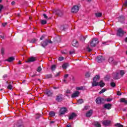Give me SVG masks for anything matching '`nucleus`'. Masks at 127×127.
<instances>
[{
	"mask_svg": "<svg viewBox=\"0 0 127 127\" xmlns=\"http://www.w3.org/2000/svg\"><path fill=\"white\" fill-rule=\"evenodd\" d=\"M48 43L52 44V41L48 39H46L45 41L41 43V46H42L43 47H46V46L48 45Z\"/></svg>",
	"mask_w": 127,
	"mask_h": 127,
	"instance_id": "obj_1",
	"label": "nucleus"
},
{
	"mask_svg": "<svg viewBox=\"0 0 127 127\" xmlns=\"http://www.w3.org/2000/svg\"><path fill=\"white\" fill-rule=\"evenodd\" d=\"M99 43V40L97 38H94L90 41V46L91 47H95Z\"/></svg>",
	"mask_w": 127,
	"mask_h": 127,
	"instance_id": "obj_2",
	"label": "nucleus"
},
{
	"mask_svg": "<svg viewBox=\"0 0 127 127\" xmlns=\"http://www.w3.org/2000/svg\"><path fill=\"white\" fill-rule=\"evenodd\" d=\"M95 102H96V104L100 105L101 104H104V103H105V102H106V99L99 97L96 98Z\"/></svg>",
	"mask_w": 127,
	"mask_h": 127,
	"instance_id": "obj_3",
	"label": "nucleus"
},
{
	"mask_svg": "<svg viewBox=\"0 0 127 127\" xmlns=\"http://www.w3.org/2000/svg\"><path fill=\"white\" fill-rule=\"evenodd\" d=\"M125 33H126V32H124V30H123V29L122 28H119L118 30H117V36H120L121 37L124 36V35H125Z\"/></svg>",
	"mask_w": 127,
	"mask_h": 127,
	"instance_id": "obj_4",
	"label": "nucleus"
},
{
	"mask_svg": "<svg viewBox=\"0 0 127 127\" xmlns=\"http://www.w3.org/2000/svg\"><path fill=\"white\" fill-rule=\"evenodd\" d=\"M16 127H25L24 126V124H23V122L21 120H19L16 122Z\"/></svg>",
	"mask_w": 127,
	"mask_h": 127,
	"instance_id": "obj_5",
	"label": "nucleus"
},
{
	"mask_svg": "<svg viewBox=\"0 0 127 127\" xmlns=\"http://www.w3.org/2000/svg\"><path fill=\"white\" fill-rule=\"evenodd\" d=\"M67 112V108L66 107H62L61 108L60 110L59 111V115L60 116H62V115H64Z\"/></svg>",
	"mask_w": 127,
	"mask_h": 127,
	"instance_id": "obj_6",
	"label": "nucleus"
},
{
	"mask_svg": "<svg viewBox=\"0 0 127 127\" xmlns=\"http://www.w3.org/2000/svg\"><path fill=\"white\" fill-rule=\"evenodd\" d=\"M102 125L106 127H109L112 125V121L111 120H104L102 122Z\"/></svg>",
	"mask_w": 127,
	"mask_h": 127,
	"instance_id": "obj_7",
	"label": "nucleus"
},
{
	"mask_svg": "<svg viewBox=\"0 0 127 127\" xmlns=\"http://www.w3.org/2000/svg\"><path fill=\"white\" fill-rule=\"evenodd\" d=\"M79 6L77 5H75L73 6V7L71 8V12L72 13H77V11H79Z\"/></svg>",
	"mask_w": 127,
	"mask_h": 127,
	"instance_id": "obj_8",
	"label": "nucleus"
},
{
	"mask_svg": "<svg viewBox=\"0 0 127 127\" xmlns=\"http://www.w3.org/2000/svg\"><path fill=\"white\" fill-rule=\"evenodd\" d=\"M55 13L56 15H58V16H59L60 17H62V16L64 13H63V11L61 10H56L55 11Z\"/></svg>",
	"mask_w": 127,
	"mask_h": 127,
	"instance_id": "obj_9",
	"label": "nucleus"
},
{
	"mask_svg": "<svg viewBox=\"0 0 127 127\" xmlns=\"http://www.w3.org/2000/svg\"><path fill=\"white\" fill-rule=\"evenodd\" d=\"M56 101L59 103L63 101V95L60 94L57 96Z\"/></svg>",
	"mask_w": 127,
	"mask_h": 127,
	"instance_id": "obj_10",
	"label": "nucleus"
},
{
	"mask_svg": "<svg viewBox=\"0 0 127 127\" xmlns=\"http://www.w3.org/2000/svg\"><path fill=\"white\" fill-rule=\"evenodd\" d=\"M34 61H36V57H30L26 61V63H30L31 62H34Z\"/></svg>",
	"mask_w": 127,
	"mask_h": 127,
	"instance_id": "obj_11",
	"label": "nucleus"
},
{
	"mask_svg": "<svg viewBox=\"0 0 127 127\" xmlns=\"http://www.w3.org/2000/svg\"><path fill=\"white\" fill-rule=\"evenodd\" d=\"M108 62H109V63H110L111 64H114V65H117V64H118V62L115 61L113 57L109 58L108 60Z\"/></svg>",
	"mask_w": 127,
	"mask_h": 127,
	"instance_id": "obj_12",
	"label": "nucleus"
},
{
	"mask_svg": "<svg viewBox=\"0 0 127 127\" xmlns=\"http://www.w3.org/2000/svg\"><path fill=\"white\" fill-rule=\"evenodd\" d=\"M113 79L114 80H119V79L121 78V77L120 76V74L119 73H114L113 74Z\"/></svg>",
	"mask_w": 127,
	"mask_h": 127,
	"instance_id": "obj_13",
	"label": "nucleus"
},
{
	"mask_svg": "<svg viewBox=\"0 0 127 127\" xmlns=\"http://www.w3.org/2000/svg\"><path fill=\"white\" fill-rule=\"evenodd\" d=\"M97 62H98V63H101L105 60V58L104 57H103V56H98L97 58Z\"/></svg>",
	"mask_w": 127,
	"mask_h": 127,
	"instance_id": "obj_14",
	"label": "nucleus"
},
{
	"mask_svg": "<svg viewBox=\"0 0 127 127\" xmlns=\"http://www.w3.org/2000/svg\"><path fill=\"white\" fill-rule=\"evenodd\" d=\"M80 95V92L76 91L71 95V98H76V97H79Z\"/></svg>",
	"mask_w": 127,
	"mask_h": 127,
	"instance_id": "obj_15",
	"label": "nucleus"
},
{
	"mask_svg": "<svg viewBox=\"0 0 127 127\" xmlns=\"http://www.w3.org/2000/svg\"><path fill=\"white\" fill-rule=\"evenodd\" d=\"M104 109H107V110H111L112 109V104H106L104 105Z\"/></svg>",
	"mask_w": 127,
	"mask_h": 127,
	"instance_id": "obj_16",
	"label": "nucleus"
},
{
	"mask_svg": "<svg viewBox=\"0 0 127 127\" xmlns=\"http://www.w3.org/2000/svg\"><path fill=\"white\" fill-rule=\"evenodd\" d=\"M77 117V114L75 113H72L68 117V120H73L74 118Z\"/></svg>",
	"mask_w": 127,
	"mask_h": 127,
	"instance_id": "obj_17",
	"label": "nucleus"
},
{
	"mask_svg": "<svg viewBox=\"0 0 127 127\" xmlns=\"http://www.w3.org/2000/svg\"><path fill=\"white\" fill-rule=\"evenodd\" d=\"M72 45L74 47H77L79 45L78 41H77V40H73L72 42Z\"/></svg>",
	"mask_w": 127,
	"mask_h": 127,
	"instance_id": "obj_18",
	"label": "nucleus"
},
{
	"mask_svg": "<svg viewBox=\"0 0 127 127\" xmlns=\"http://www.w3.org/2000/svg\"><path fill=\"white\" fill-rule=\"evenodd\" d=\"M92 115H93V110H90L87 112V113L86 114V116L87 118H90V117H91Z\"/></svg>",
	"mask_w": 127,
	"mask_h": 127,
	"instance_id": "obj_19",
	"label": "nucleus"
},
{
	"mask_svg": "<svg viewBox=\"0 0 127 127\" xmlns=\"http://www.w3.org/2000/svg\"><path fill=\"white\" fill-rule=\"evenodd\" d=\"M36 41H37V40L35 38L28 40L29 43H35Z\"/></svg>",
	"mask_w": 127,
	"mask_h": 127,
	"instance_id": "obj_20",
	"label": "nucleus"
},
{
	"mask_svg": "<svg viewBox=\"0 0 127 127\" xmlns=\"http://www.w3.org/2000/svg\"><path fill=\"white\" fill-rule=\"evenodd\" d=\"M94 126L95 127H101L102 125H101V124H100V123H99V122H95L93 123Z\"/></svg>",
	"mask_w": 127,
	"mask_h": 127,
	"instance_id": "obj_21",
	"label": "nucleus"
},
{
	"mask_svg": "<svg viewBox=\"0 0 127 127\" xmlns=\"http://www.w3.org/2000/svg\"><path fill=\"white\" fill-rule=\"evenodd\" d=\"M45 93L46 94V95H47L48 97L52 96L53 94L52 92H51V91L49 90H47L45 92Z\"/></svg>",
	"mask_w": 127,
	"mask_h": 127,
	"instance_id": "obj_22",
	"label": "nucleus"
},
{
	"mask_svg": "<svg viewBox=\"0 0 127 127\" xmlns=\"http://www.w3.org/2000/svg\"><path fill=\"white\" fill-rule=\"evenodd\" d=\"M120 102L121 103H124V104H125V105H127V99L123 98H121L120 99Z\"/></svg>",
	"mask_w": 127,
	"mask_h": 127,
	"instance_id": "obj_23",
	"label": "nucleus"
},
{
	"mask_svg": "<svg viewBox=\"0 0 127 127\" xmlns=\"http://www.w3.org/2000/svg\"><path fill=\"white\" fill-rule=\"evenodd\" d=\"M96 17H102L103 13L102 12H96L95 13Z\"/></svg>",
	"mask_w": 127,
	"mask_h": 127,
	"instance_id": "obj_24",
	"label": "nucleus"
},
{
	"mask_svg": "<svg viewBox=\"0 0 127 127\" xmlns=\"http://www.w3.org/2000/svg\"><path fill=\"white\" fill-rule=\"evenodd\" d=\"M14 58L13 57H11L9 58L8 59L6 60V61H7V62H12V61H14Z\"/></svg>",
	"mask_w": 127,
	"mask_h": 127,
	"instance_id": "obj_25",
	"label": "nucleus"
},
{
	"mask_svg": "<svg viewBox=\"0 0 127 127\" xmlns=\"http://www.w3.org/2000/svg\"><path fill=\"white\" fill-rule=\"evenodd\" d=\"M71 94V90H70L69 89H67L65 92V96L69 98L70 95H69L68 94Z\"/></svg>",
	"mask_w": 127,
	"mask_h": 127,
	"instance_id": "obj_26",
	"label": "nucleus"
},
{
	"mask_svg": "<svg viewBox=\"0 0 127 127\" xmlns=\"http://www.w3.org/2000/svg\"><path fill=\"white\" fill-rule=\"evenodd\" d=\"M76 90H77V91H79L80 90H83V91H85V87H84V86L76 87Z\"/></svg>",
	"mask_w": 127,
	"mask_h": 127,
	"instance_id": "obj_27",
	"label": "nucleus"
},
{
	"mask_svg": "<svg viewBox=\"0 0 127 127\" xmlns=\"http://www.w3.org/2000/svg\"><path fill=\"white\" fill-rule=\"evenodd\" d=\"M97 86H99V83L97 82V81L93 80V82L92 83V87H95Z\"/></svg>",
	"mask_w": 127,
	"mask_h": 127,
	"instance_id": "obj_28",
	"label": "nucleus"
},
{
	"mask_svg": "<svg viewBox=\"0 0 127 127\" xmlns=\"http://www.w3.org/2000/svg\"><path fill=\"white\" fill-rule=\"evenodd\" d=\"M126 74V70H121L120 71V74L121 75V77H123Z\"/></svg>",
	"mask_w": 127,
	"mask_h": 127,
	"instance_id": "obj_29",
	"label": "nucleus"
},
{
	"mask_svg": "<svg viewBox=\"0 0 127 127\" xmlns=\"http://www.w3.org/2000/svg\"><path fill=\"white\" fill-rule=\"evenodd\" d=\"M101 77L99 75H96L95 77L93 78V81H99Z\"/></svg>",
	"mask_w": 127,
	"mask_h": 127,
	"instance_id": "obj_30",
	"label": "nucleus"
},
{
	"mask_svg": "<svg viewBox=\"0 0 127 127\" xmlns=\"http://www.w3.org/2000/svg\"><path fill=\"white\" fill-rule=\"evenodd\" d=\"M45 79H50L52 78V74H47L45 75Z\"/></svg>",
	"mask_w": 127,
	"mask_h": 127,
	"instance_id": "obj_31",
	"label": "nucleus"
},
{
	"mask_svg": "<svg viewBox=\"0 0 127 127\" xmlns=\"http://www.w3.org/2000/svg\"><path fill=\"white\" fill-rule=\"evenodd\" d=\"M98 86L100 87H104L105 86V83L103 82V81L101 80L98 84Z\"/></svg>",
	"mask_w": 127,
	"mask_h": 127,
	"instance_id": "obj_32",
	"label": "nucleus"
},
{
	"mask_svg": "<svg viewBox=\"0 0 127 127\" xmlns=\"http://www.w3.org/2000/svg\"><path fill=\"white\" fill-rule=\"evenodd\" d=\"M49 116L50 117H55V112L54 111H51L49 113Z\"/></svg>",
	"mask_w": 127,
	"mask_h": 127,
	"instance_id": "obj_33",
	"label": "nucleus"
},
{
	"mask_svg": "<svg viewBox=\"0 0 127 127\" xmlns=\"http://www.w3.org/2000/svg\"><path fill=\"white\" fill-rule=\"evenodd\" d=\"M67 67H68V64H64L62 65V68H63V69H67Z\"/></svg>",
	"mask_w": 127,
	"mask_h": 127,
	"instance_id": "obj_34",
	"label": "nucleus"
},
{
	"mask_svg": "<svg viewBox=\"0 0 127 127\" xmlns=\"http://www.w3.org/2000/svg\"><path fill=\"white\" fill-rule=\"evenodd\" d=\"M41 23L43 25H44V24H46V23H47V21L46 20H41Z\"/></svg>",
	"mask_w": 127,
	"mask_h": 127,
	"instance_id": "obj_35",
	"label": "nucleus"
},
{
	"mask_svg": "<svg viewBox=\"0 0 127 127\" xmlns=\"http://www.w3.org/2000/svg\"><path fill=\"white\" fill-rule=\"evenodd\" d=\"M106 91H107V89L106 88H103L102 89L100 92H99V94H103V93H105V92H106Z\"/></svg>",
	"mask_w": 127,
	"mask_h": 127,
	"instance_id": "obj_36",
	"label": "nucleus"
},
{
	"mask_svg": "<svg viewBox=\"0 0 127 127\" xmlns=\"http://www.w3.org/2000/svg\"><path fill=\"white\" fill-rule=\"evenodd\" d=\"M115 126L117 127H124V126L122 125V124H121L120 123L116 124L115 125Z\"/></svg>",
	"mask_w": 127,
	"mask_h": 127,
	"instance_id": "obj_37",
	"label": "nucleus"
},
{
	"mask_svg": "<svg viewBox=\"0 0 127 127\" xmlns=\"http://www.w3.org/2000/svg\"><path fill=\"white\" fill-rule=\"evenodd\" d=\"M77 103L78 104H83V103H84V101L82 99H79L78 100H77Z\"/></svg>",
	"mask_w": 127,
	"mask_h": 127,
	"instance_id": "obj_38",
	"label": "nucleus"
},
{
	"mask_svg": "<svg viewBox=\"0 0 127 127\" xmlns=\"http://www.w3.org/2000/svg\"><path fill=\"white\" fill-rule=\"evenodd\" d=\"M110 86H111L113 88H115V87H116V83H115L114 82H112L110 83Z\"/></svg>",
	"mask_w": 127,
	"mask_h": 127,
	"instance_id": "obj_39",
	"label": "nucleus"
},
{
	"mask_svg": "<svg viewBox=\"0 0 127 127\" xmlns=\"http://www.w3.org/2000/svg\"><path fill=\"white\" fill-rule=\"evenodd\" d=\"M55 69H56V65H52V67H51L52 70L54 71V70H55Z\"/></svg>",
	"mask_w": 127,
	"mask_h": 127,
	"instance_id": "obj_40",
	"label": "nucleus"
},
{
	"mask_svg": "<svg viewBox=\"0 0 127 127\" xmlns=\"http://www.w3.org/2000/svg\"><path fill=\"white\" fill-rule=\"evenodd\" d=\"M70 55H72V54H75V50H72L69 52Z\"/></svg>",
	"mask_w": 127,
	"mask_h": 127,
	"instance_id": "obj_41",
	"label": "nucleus"
},
{
	"mask_svg": "<svg viewBox=\"0 0 127 127\" xmlns=\"http://www.w3.org/2000/svg\"><path fill=\"white\" fill-rule=\"evenodd\" d=\"M1 54H2V55H4V49L2 48L1 49Z\"/></svg>",
	"mask_w": 127,
	"mask_h": 127,
	"instance_id": "obj_42",
	"label": "nucleus"
},
{
	"mask_svg": "<svg viewBox=\"0 0 127 127\" xmlns=\"http://www.w3.org/2000/svg\"><path fill=\"white\" fill-rule=\"evenodd\" d=\"M7 89L11 90L12 89V85H11V84H9L7 86Z\"/></svg>",
	"mask_w": 127,
	"mask_h": 127,
	"instance_id": "obj_43",
	"label": "nucleus"
},
{
	"mask_svg": "<svg viewBox=\"0 0 127 127\" xmlns=\"http://www.w3.org/2000/svg\"><path fill=\"white\" fill-rule=\"evenodd\" d=\"M59 61H62L63 60H64V57H60L58 59Z\"/></svg>",
	"mask_w": 127,
	"mask_h": 127,
	"instance_id": "obj_44",
	"label": "nucleus"
},
{
	"mask_svg": "<svg viewBox=\"0 0 127 127\" xmlns=\"http://www.w3.org/2000/svg\"><path fill=\"white\" fill-rule=\"evenodd\" d=\"M41 70H42V68L40 66H39L38 67V68L37 69V72H41Z\"/></svg>",
	"mask_w": 127,
	"mask_h": 127,
	"instance_id": "obj_45",
	"label": "nucleus"
},
{
	"mask_svg": "<svg viewBox=\"0 0 127 127\" xmlns=\"http://www.w3.org/2000/svg\"><path fill=\"white\" fill-rule=\"evenodd\" d=\"M89 109H90V106H85L84 107V110H89Z\"/></svg>",
	"mask_w": 127,
	"mask_h": 127,
	"instance_id": "obj_46",
	"label": "nucleus"
},
{
	"mask_svg": "<svg viewBox=\"0 0 127 127\" xmlns=\"http://www.w3.org/2000/svg\"><path fill=\"white\" fill-rule=\"evenodd\" d=\"M87 51H88V52H91V51H92V49H91L90 48V46H88L87 47Z\"/></svg>",
	"mask_w": 127,
	"mask_h": 127,
	"instance_id": "obj_47",
	"label": "nucleus"
},
{
	"mask_svg": "<svg viewBox=\"0 0 127 127\" xmlns=\"http://www.w3.org/2000/svg\"><path fill=\"white\" fill-rule=\"evenodd\" d=\"M85 77H86V78H89V77H90V73L87 72L85 74Z\"/></svg>",
	"mask_w": 127,
	"mask_h": 127,
	"instance_id": "obj_48",
	"label": "nucleus"
},
{
	"mask_svg": "<svg viewBox=\"0 0 127 127\" xmlns=\"http://www.w3.org/2000/svg\"><path fill=\"white\" fill-rule=\"evenodd\" d=\"M43 16L44 17V18H46V19H47V18H48V16H47L46 14H43Z\"/></svg>",
	"mask_w": 127,
	"mask_h": 127,
	"instance_id": "obj_49",
	"label": "nucleus"
},
{
	"mask_svg": "<svg viewBox=\"0 0 127 127\" xmlns=\"http://www.w3.org/2000/svg\"><path fill=\"white\" fill-rule=\"evenodd\" d=\"M119 19H125V16L122 15V16H120L119 17Z\"/></svg>",
	"mask_w": 127,
	"mask_h": 127,
	"instance_id": "obj_50",
	"label": "nucleus"
},
{
	"mask_svg": "<svg viewBox=\"0 0 127 127\" xmlns=\"http://www.w3.org/2000/svg\"><path fill=\"white\" fill-rule=\"evenodd\" d=\"M65 29H66V28H65V27H64V26H62L61 27V30H65Z\"/></svg>",
	"mask_w": 127,
	"mask_h": 127,
	"instance_id": "obj_51",
	"label": "nucleus"
},
{
	"mask_svg": "<svg viewBox=\"0 0 127 127\" xmlns=\"http://www.w3.org/2000/svg\"><path fill=\"white\" fill-rule=\"evenodd\" d=\"M106 101H107V102H108V103H110V102H111V101H112V99L111 98H107V99H106Z\"/></svg>",
	"mask_w": 127,
	"mask_h": 127,
	"instance_id": "obj_52",
	"label": "nucleus"
},
{
	"mask_svg": "<svg viewBox=\"0 0 127 127\" xmlns=\"http://www.w3.org/2000/svg\"><path fill=\"white\" fill-rule=\"evenodd\" d=\"M44 38H45V35H43L40 38V40H43V39H44Z\"/></svg>",
	"mask_w": 127,
	"mask_h": 127,
	"instance_id": "obj_53",
	"label": "nucleus"
},
{
	"mask_svg": "<svg viewBox=\"0 0 127 127\" xmlns=\"http://www.w3.org/2000/svg\"><path fill=\"white\" fill-rule=\"evenodd\" d=\"M40 118V115H39V114L37 115V116L36 117V120H38V119H39Z\"/></svg>",
	"mask_w": 127,
	"mask_h": 127,
	"instance_id": "obj_54",
	"label": "nucleus"
},
{
	"mask_svg": "<svg viewBox=\"0 0 127 127\" xmlns=\"http://www.w3.org/2000/svg\"><path fill=\"white\" fill-rule=\"evenodd\" d=\"M68 76H69V74H65L64 76V79H66V78H68Z\"/></svg>",
	"mask_w": 127,
	"mask_h": 127,
	"instance_id": "obj_55",
	"label": "nucleus"
},
{
	"mask_svg": "<svg viewBox=\"0 0 127 127\" xmlns=\"http://www.w3.org/2000/svg\"><path fill=\"white\" fill-rule=\"evenodd\" d=\"M3 8V6L1 4H0V11H1V9Z\"/></svg>",
	"mask_w": 127,
	"mask_h": 127,
	"instance_id": "obj_56",
	"label": "nucleus"
},
{
	"mask_svg": "<svg viewBox=\"0 0 127 127\" xmlns=\"http://www.w3.org/2000/svg\"><path fill=\"white\" fill-rule=\"evenodd\" d=\"M59 75H60V72L57 73L56 75H55V77H58Z\"/></svg>",
	"mask_w": 127,
	"mask_h": 127,
	"instance_id": "obj_57",
	"label": "nucleus"
},
{
	"mask_svg": "<svg viewBox=\"0 0 127 127\" xmlns=\"http://www.w3.org/2000/svg\"><path fill=\"white\" fill-rule=\"evenodd\" d=\"M117 95L118 96H121L122 95V93H121V91H118Z\"/></svg>",
	"mask_w": 127,
	"mask_h": 127,
	"instance_id": "obj_58",
	"label": "nucleus"
},
{
	"mask_svg": "<svg viewBox=\"0 0 127 127\" xmlns=\"http://www.w3.org/2000/svg\"><path fill=\"white\" fill-rule=\"evenodd\" d=\"M3 79H5V78H7V74H4L3 75Z\"/></svg>",
	"mask_w": 127,
	"mask_h": 127,
	"instance_id": "obj_59",
	"label": "nucleus"
},
{
	"mask_svg": "<svg viewBox=\"0 0 127 127\" xmlns=\"http://www.w3.org/2000/svg\"><path fill=\"white\" fill-rule=\"evenodd\" d=\"M124 6H127V0L125 1V2L124 3Z\"/></svg>",
	"mask_w": 127,
	"mask_h": 127,
	"instance_id": "obj_60",
	"label": "nucleus"
},
{
	"mask_svg": "<svg viewBox=\"0 0 127 127\" xmlns=\"http://www.w3.org/2000/svg\"><path fill=\"white\" fill-rule=\"evenodd\" d=\"M6 24H7V23H2V25L3 27L5 26V25H6Z\"/></svg>",
	"mask_w": 127,
	"mask_h": 127,
	"instance_id": "obj_61",
	"label": "nucleus"
},
{
	"mask_svg": "<svg viewBox=\"0 0 127 127\" xmlns=\"http://www.w3.org/2000/svg\"><path fill=\"white\" fill-rule=\"evenodd\" d=\"M72 80L73 82H75V81H76V79L75 78V77L72 76Z\"/></svg>",
	"mask_w": 127,
	"mask_h": 127,
	"instance_id": "obj_62",
	"label": "nucleus"
},
{
	"mask_svg": "<svg viewBox=\"0 0 127 127\" xmlns=\"http://www.w3.org/2000/svg\"><path fill=\"white\" fill-rule=\"evenodd\" d=\"M11 3L12 5H14L15 2L14 1H13L11 2Z\"/></svg>",
	"mask_w": 127,
	"mask_h": 127,
	"instance_id": "obj_63",
	"label": "nucleus"
},
{
	"mask_svg": "<svg viewBox=\"0 0 127 127\" xmlns=\"http://www.w3.org/2000/svg\"><path fill=\"white\" fill-rule=\"evenodd\" d=\"M0 38H2V39H4V37L3 36L0 35Z\"/></svg>",
	"mask_w": 127,
	"mask_h": 127,
	"instance_id": "obj_64",
	"label": "nucleus"
}]
</instances>
